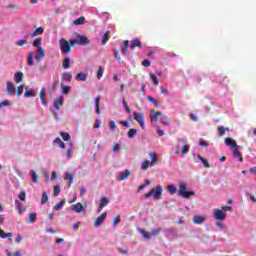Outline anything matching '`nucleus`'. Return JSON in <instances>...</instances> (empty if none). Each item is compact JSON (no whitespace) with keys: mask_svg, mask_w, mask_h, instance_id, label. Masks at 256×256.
Listing matches in <instances>:
<instances>
[{"mask_svg":"<svg viewBox=\"0 0 256 256\" xmlns=\"http://www.w3.org/2000/svg\"><path fill=\"white\" fill-rule=\"evenodd\" d=\"M178 195H180V197H183L184 199H189L191 195H195V191H187V183L181 182L179 184Z\"/></svg>","mask_w":256,"mask_h":256,"instance_id":"nucleus-1","label":"nucleus"},{"mask_svg":"<svg viewBox=\"0 0 256 256\" xmlns=\"http://www.w3.org/2000/svg\"><path fill=\"white\" fill-rule=\"evenodd\" d=\"M59 43L63 55H69V53H71V44H69V41L65 40V38H61Z\"/></svg>","mask_w":256,"mask_h":256,"instance_id":"nucleus-2","label":"nucleus"},{"mask_svg":"<svg viewBox=\"0 0 256 256\" xmlns=\"http://www.w3.org/2000/svg\"><path fill=\"white\" fill-rule=\"evenodd\" d=\"M227 218V212H223L221 209H214V219L216 221H225Z\"/></svg>","mask_w":256,"mask_h":256,"instance_id":"nucleus-3","label":"nucleus"},{"mask_svg":"<svg viewBox=\"0 0 256 256\" xmlns=\"http://www.w3.org/2000/svg\"><path fill=\"white\" fill-rule=\"evenodd\" d=\"M152 191V196L154 199H161V195H163V187L161 186H156L151 189Z\"/></svg>","mask_w":256,"mask_h":256,"instance_id":"nucleus-4","label":"nucleus"},{"mask_svg":"<svg viewBox=\"0 0 256 256\" xmlns=\"http://www.w3.org/2000/svg\"><path fill=\"white\" fill-rule=\"evenodd\" d=\"M45 55V49L43 47H39L36 51V61H43V59H45Z\"/></svg>","mask_w":256,"mask_h":256,"instance_id":"nucleus-5","label":"nucleus"},{"mask_svg":"<svg viewBox=\"0 0 256 256\" xmlns=\"http://www.w3.org/2000/svg\"><path fill=\"white\" fill-rule=\"evenodd\" d=\"M107 217V212H103L93 223L94 227H100V225L105 221Z\"/></svg>","mask_w":256,"mask_h":256,"instance_id":"nucleus-6","label":"nucleus"},{"mask_svg":"<svg viewBox=\"0 0 256 256\" xmlns=\"http://www.w3.org/2000/svg\"><path fill=\"white\" fill-rule=\"evenodd\" d=\"M129 177H131V171L125 170L118 175V181H125V179H129Z\"/></svg>","mask_w":256,"mask_h":256,"instance_id":"nucleus-7","label":"nucleus"},{"mask_svg":"<svg viewBox=\"0 0 256 256\" xmlns=\"http://www.w3.org/2000/svg\"><path fill=\"white\" fill-rule=\"evenodd\" d=\"M143 49V43L141 42V40H139V38H135L132 40V45H131V49Z\"/></svg>","mask_w":256,"mask_h":256,"instance_id":"nucleus-8","label":"nucleus"},{"mask_svg":"<svg viewBox=\"0 0 256 256\" xmlns=\"http://www.w3.org/2000/svg\"><path fill=\"white\" fill-rule=\"evenodd\" d=\"M107 205H109V198L103 196V197L100 199V204H99L98 213L101 212V209H103V207H107Z\"/></svg>","mask_w":256,"mask_h":256,"instance_id":"nucleus-9","label":"nucleus"},{"mask_svg":"<svg viewBox=\"0 0 256 256\" xmlns=\"http://www.w3.org/2000/svg\"><path fill=\"white\" fill-rule=\"evenodd\" d=\"M77 39H78V45H89L90 43L89 38L83 35H78Z\"/></svg>","mask_w":256,"mask_h":256,"instance_id":"nucleus-10","label":"nucleus"},{"mask_svg":"<svg viewBox=\"0 0 256 256\" xmlns=\"http://www.w3.org/2000/svg\"><path fill=\"white\" fill-rule=\"evenodd\" d=\"M61 79L66 83H71V79H73V74H71V72H64L61 75Z\"/></svg>","mask_w":256,"mask_h":256,"instance_id":"nucleus-11","label":"nucleus"},{"mask_svg":"<svg viewBox=\"0 0 256 256\" xmlns=\"http://www.w3.org/2000/svg\"><path fill=\"white\" fill-rule=\"evenodd\" d=\"M54 107L57 111H61V107H63V96H59L58 99L54 101Z\"/></svg>","mask_w":256,"mask_h":256,"instance_id":"nucleus-12","label":"nucleus"},{"mask_svg":"<svg viewBox=\"0 0 256 256\" xmlns=\"http://www.w3.org/2000/svg\"><path fill=\"white\" fill-rule=\"evenodd\" d=\"M232 154L240 163H243V156L241 155V152H239V146L233 149Z\"/></svg>","mask_w":256,"mask_h":256,"instance_id":"nucleus-13","label":"nucleus"},{"mask_svg":"<svg viewBox=\"0 0 256 256\" xmlns=\"http://www.w3.org/2000/svg\"><path fill=\"white\" fill-rule=\"evenodd\" d=\"M225 145L227 147H232L233 149L237 148V142L233 138H225Z\"/></svg>","mask_w":256,"mask_h":256,"instance_id":"nucleus-14","label":"nucleus"},{"mask_svg":"<svg viewBox=\"0 0 256 256\" xmlns=\"http://www.w3.org/2000/svg\"><path fill=\"white\" fill-rule=\"evenodd\" d=\"M39 98H40L42 105H45V107H47V97L45 96V88H42L40 90Z\"/></svg>","mask_w":256,"mask_h":256,"instance_id":"nucleus-15","label":"nucleus"},{"mask_svg":"<svg viewBox=\"0 0 256 256\" xmlns=\"http://www.w3.org/2000/svg\"><path fill=\"white\" fill-rule=\"evenodd\" d=\"M6 91L8 95H15V86L11 82H7Z\"/></svg>","mask_w":256,"mask_h":256,"instance_id":"nucleus-16","label":"nucleus"},{"mask_svg":"<svg viewBox=\"0 0 256 256\" xmlns=\"http://www.w3.org/2000/svg\"><path fill=\"white\" fill-rule=\"evenodd\" d=\"M14 81L15 83H21L23 81V72L18 71L14 75Z\"/></svg>","mask_w":256,"mask_h":256,"instance_id":"nucleus-17","label":"nucleus"},{"mask_svg":"<svg viewBox=\"0 0 256 256\" xmlns=\"http://www.w3.org/2000/svg\"><path fill=\"white\" fill-rule=\"evenodd\" d=\"M71 210L75 211V213H81V211H83V204L78 202L71 208Z\"/></svg>","mask_w":256,"mask_h":256,"instance_id":"nucleus-18","label":"nucleus"},{"mask_svg":"<svg viewBox=\"0 0 256 256\" xmlns=\"http://www.w3.org/2000/svg\"><path fill=\"white\" fill-rule=\"evenodd\" d=\"M203 221H205V218L203 216L197 215V216L193 217V223L195 225H201V223H203Z\"/></svg>","mask_w":256,"mask_h":256,"instance_id":"nucleus-19","label":"nucleus"},{"mask_svg":"<svg viewBox=\"0 0 256 256\" xmlns=\"http://www.w3.org/2000/svg\"><path fill=\"white\" fill-rule=\"evenodd\" d=\"M134 119L135 121H137L138 123H141L142 121H145V116H143V114L139 113V112H135L134 113Z\"/></svg>","mask_w":256,"mask_h":256,"instance_id":"nucleus-20","label":"nucleus"},{"mask_svg":"<svg viewBox=\"0 0 256 256\" xmlns=\"http://www.w3.org/2000/svg\"><path fill=\"white\" fill-rule=\"evenodd\" d=\"M76 81H87V74L83 73V72H79L76 77H75Z\"/></svg>","mask_w":256,"mask_h":256,"instance_id":"nucleus-21","label":"nucleus"},{"mask_svg":"<svg viewBox=\"0 0 256 256\" xmlns=\"http://www.w3.org/2000/svg\"><path fill=\"white\" fill-rule=\"evenodd\" d=\"M63 69H69L71 67V58L67 57L62 62Z\"/></svg>","mask_w":256,"mask_h":256,"instance_id":"nucleus-22","label":"nucleus"},{"mask_svg":"<svg viewBox=\"0 0 256 256\" xmlns=\"http://www.w3.org/2000/svg\"><path fill=\"white\" fill-rule=\"evenodd\" d=\"M171 120L167 117V116H162L160 118V123H162V125H165L166 127H169Z\"/></svg>","mask_w":256,"mask_h":256,"instance_id":"nucleus-23","label":"nucleus"},{"mask_svg":"<svg viewBox=\"0 0 256 256\" xmlns=\"http://www.w3.org/2000/svg\"><path fill=\"white\" fill-rule=\"evenodd\" d=\"M65 207V199L61 200L59 203H57L54 207V211H59V209H63Z\"/></svg>","mask_w":256,"mask_h":256,"instance_id":"nucleus-24","label":"nucleus"},{"mask_svg":"<svg viewBox=\"0 0 256 256\" xmlns=\"http://www.w3.org/2000/svg\"><path fill=\"white\" fill-rule=\"evenodd\" d=\"M166 189L170 195H175V193H177V187L175 185H168Z\"/></svg>","mask_w":256,"mask_h":256,"instance_id":"nucleus-25","label":"nucleus"},{"mask_svg":"<svg viewBox=\"0 0 256 256\" xmlns=\"http://www.w3.org/2000/svg\"><path fill=\"white\" fill-rule=\"evenodd\" d=\"M0 237L1 239H7V237H13V233H5V231H3V229L0 228Z\"/></svg>","mask_w":256,"mask_h":256,"instance_id":"nucleus-26","label":"nucleus"},{"mask_svg":"<svg viewBox=\"0 0 256 256\" xmlns=\"http://www.w3.org/2000/svg\"><path fill=\"white\" fill-rule=\"evenodd\" d=\"M150 166H151V163L149 162V160H144L142 162L141 169L142 171H147V169H149Z\"/></svg>","mask_w":256,"mask_h":256,"instance_id":"nucleus-27","label":"nucleus"},{"mask_svg":"<svg viewBox=\"0 0 256 256\" xmlns=\"http://www.w3.org/2000/svg\"><path fill=\"white\" fill-rule=\"evenodd\" d=\"M37 35H43V27H38L32 32V37H37Z\"/></svg>","mask_w":256,"mask_h":256,"instance_id":"nucleus-28","label":"nucleus"},{"mask_svg":"<svg viewBox=\"0 0 256 256\" xmlns=\"http://www.w3.org/2000/svg\"><path fill=\"white\" fill-rule=\"evenodd\" d=\"M99 101H100V98H99V96H97L95 98V105H96V113H97V115H101V107L99 106Z\"/></svg>","mask_w":256,"mask_h":256,"instance_id":"nucleus-29","label":"nucleus"},{"mask_svg":"<svg viewBox=\"0 0 256 256\" xmlns=\"http://www.w3.org/2000/svg\"><path fill=\"white\" fill-rule=\"evenodd\" d=\"M84 23H85V17L83 16L73 21V25H84Z\"/></svg>","mask_w":256,"mask_h":256,"instance_id":"nucleus-30","label":"nucleus"},{"mask_svg":"<svg viewBox=\"0 0 256 256\" xmlns=\"http://www.w3.org/2000/svg\"><path fill=\"white\" fill-rule=\"evenodd\" d=\"M28 221L29 223H35V221H37V213H31L28 216Z\"/></svg>","mask_w":256,"mask_h":256,"instance_id":"nucleus-31","label":"nucleus"},{"mask_svg":"<svg viewBox=\"0 0 256 256\" xmlns=\"http://www.w3.org/2000/svg\"><path fill=\"white\" fill-rule=\"evenodd\" d=\"M129 139H133V137H135L137 135V129L132 128L128 131L127 133Z\"/></svg>","mask_w":256,"mask_h":256,"instance_id":"nucleus-32","label":"nucleus"},{"mask_svg":"<svg viewBox=\"0 0 256 256\" xmlns=\"http://www.w3.org/2000/svg\"><path fill=\"white\" fill-rule=\"evenodd\" d=\"M107 41H109V31H106L102 36V45H107Z\"/></svg>","mask_w":256,"mask_h":256,"instance_id":"nucleus-33","label":"nucleus"},{"mask_svg":"<svg viewBox=\"0 0 256 256\" xmlns=\"http://www.w3.org/2000/svg\"><path fill=\"white\" fill-rule=\"evenodd\" d=\"M225 131H229V128H225L223 126L218 127V135L220 137H223V135H225Z\"/></svg>","mask_w":256,"mask_h":256,"instance_id":"nucleus-34","label":"nucleus"},{"mask_svg":"<svg viewBox=\"0 0 256 256\" xmlns=\"http://www.w3.org/2000/svg\"><path fill=\"white\" fill-rule=\"evenodd\" d=\"M189 153V144H185L182 147L180 156L183 157L185 154Z\"/></svg>","mask_w":256,"mask_h":256,"instance_id":"nucleus-35","label":"nucleus"},{"mask_svg":"<svg viewBox=\"0 0 256 256\" xmlns=\"http://www.w3.org/2000/svg\"><path fill=\"white\" fill-rule=\"evenodd\" d=\"M149 155L151 157L150 167H153V164L157 163V154L156 153H150Z\"/></svg>","mask_w":256,"mask_h":256,"instance_id":"nucleus-36","label":"nucleus"},{"mask_svg":"<svg viewBox=\"0 0 256 256\" xmlns=\"http://www.w3.org/2000/svg\"><path fill=\"white\" fill-rule=\"evenodd\" d=\"M150 120L152 121V122H155V123H157V121H159V118L156 116V114H155V110H152L151 111V113H150Z\"/></svg>","mask_w":256,"mask_h":256,"instance_id":"nucleus-37","label":"nucleus"},{"mask_svg":"<svg viewBox=\"0 0 256 256\" xmlns=\"http://www.w3.org/2000/svg\"><path fill=\"white\" fill-rule=\"evenodd\" d=\"M129 49V41L125 40L124 41V47H122V53L123 55H127V50Z\"/></svg>","mask_w":256,"mask_h":256,"instance_id":"nucleus-38","label":"nucleus"},{"mask_svg":"<svg viewBox=\"0 0 256 256\" xmlns=\"http://www.w3.org/2000/svg\"><path fill=\"white\" fill-rule=\"evenodd\" d=\"M28 65L30 67H33V65H35V61H33V52H30L28 55Z\"/></svg>","mask_w":256,"mask_h":256,"instance_id":"nucleus-39","label":"nucleus"},{"mask_svg":"<svg viewBox=\"0 0 256 256\" xmlns=\"http://www.w3.org/2000/svg\"><path fill=\"white\" fill-rule=\"evenodd\" d=\"M47 201H49V196H47V192H43L42 198H41V204L45 205V203H47Z\"/></svg>","mask_w":256,"mask_h":256,"instance_id":"nucleus-40","label":"nucleus"},{"mask_svg":"<svg viewBox=\"0 0 256 256\" xmlns=\"http://www.w3.org/2000/svg\"><path fill=\"white\" fill-rule=\"evenodd\" d=\"M24 97H35V91L34 90H27L24 92Z\"/></svg>","mask_w":256,"mask_h":256,"instance_id":"nucleus-41","label":"nucleus"},{"mask_svg":"<svg viewBox=\"0 0 256 256\" xmlns=\"http://www.w3.org/2000/svg\"><path fill=\"white\" fill-rule=\"evenodd\" d=\"M146 99H148L150 101V103H153L155 107H159V102L157 100H155V98L148 95V96H146Z\"/></svg>","mask_w":256,"mask_h":256,"instance_id":"nucleus-42","label":"nucleus"},{"mask_svg":"<svg viewBox=\"0 0 256 256\" xmlns=\"http://www.w3.org/2000/svg\"><path fill=\"white\" fill-rule=\"evenodd\" d=\"M31 177L34 183H37V181H39V175H37V172H35V170L31 171Z\"/></svg>","mask_w":256,"mask_h":256,"instance_id":"nucleus-43","label":"nucleus"},{"mask_svg":"<svg viewBox=\"0 0 256 256\" xmlns=\"http://www.w3.org/2000/svg\"><path fill=\"white\" fill-rule=\"evenodd\" d=\"M54 143H58L60 149H65V143L63 141H61V138H56L54 140Z\"/></svg>","mask_w":256,"mask_h":256,"instance_id":"nucleus-44","label":"nucleus"},{"mask_svg":"<svg viewBox=\"0 0 256 256\" xmlns=\"http://www.w3.org/2000/svg\"><path fill=\"white\" fill-rule=\"evenodd\" d=\"M61 89H62L63 95H67V94H69V91H70L71 87L70 86L61 85Z\"/></svg>","mask_w":256,"mask_h":256,"instance_id":"nucleus-45","label":"nucleus"},{"mask_svg":"<svg viewBox=\"0 0 256 256\" xmlns=\"http://www.w3.org/2000/svg\"><path fill=\"white\" fill-rule=\"evenodd\" d=\"M150 79L153 83V85H159V80L157 79V76H155V74H150Z\"/></svg>","mask_w":256,"mask_h":256,"instance_id":"nucleus-46","label":"nucleus"},{"mask_svg":"<svg viewBox=\"0 0 256 256\" xmlns=\"http://www.w3.org/2000/svg\"><path fill=\"white\" fill-rule=\"evenodd\" d=\"M60 135H61L63 141H69V139H71V136H69V133H67V132H61Z\"/></svg>","mask_w":256,"mask_h":256,"instance_id":"nucleus-47","label":"nucleus"},{"mask_svg":"<svg viewBox=\"0 0 256 256\" xmlns=\"http://www.w3.org/2000/svg\"><path fill=\"white\" fill-rule=\"evenodd\" d=\"M33 47H36V49H39V47H41V38H36L34 40Z\"/></svg>","mask_w":256,"mask_h":256,"instance_id":"nucleus-48","label":"nucleus"},{"mask_svg":"<svg viewBox=\"0 0 256 256\" xmlns=\"http://www.w3.org/2000/svg\"><path fill=\"white\" fill-rule=\"evenodd\" d=\"M122 105L127 113H131V108L129 107V105H127V102H125V98H122Z\"/></svg>","mask_w":256,"mask_h":256,"instance_id":"nucleus-49","label":"nucleus"},{"mask_svg":"<svg viewBox=\"0 0 256 256\" xmlns=\"http://www.w3.org/2000/svg\"><path fill=\"white\" fill-rule=\"evenodd\" d=\"M114 57L121 63V56L119 55V50L117 48H114Z\"/></svg>","mask_w":256,"mask_h":256,"instance_id":"nucleus-50","label":"nucleus"},{"mask_svg":"<svg viewBox=\"0 0 256 256\" xmlns=\"http://www.w3.org/2000/svg\"><path fill=\"white\" fill-rule=\"evenodd\" d=\"M140 233L143 235L144 239H151V234L145 230H141Z\"/></svg>","mask_w":256,"mask_h":256,"instance_id":"nucleus-51","label":"nucleus"},{"mask_svg":"<svg viewBox=\"0 0 256 256\" xmlns=\"http://www.w3.org/2000/svg\"><path fill=\"white\" fill-rule=\"evenodd\" d=\"M149 185H151V181L146 180V182L143 185L139 186V191H143V189H145V187H149Z\"/></svg>","mask_w":256,"mask_h":256,"instance_id":"nucleus-52","label":"nucleus"},{"mask_svg":"<svg viewBox=\"0 0 256 256\" xmlns=\"http://www.w3.org/2000/svg\"><path fill=\"white\" fill-rule=\"evenodd\" d=\"M109 127H110V130L115 131V129H117V124H115V121L111 120L109 122Z\"/></svg>","mask_w":256,"mask_h":256,"instance_id":"nucleus-53","label":"nucleus"},{"mask_svg":"<svg viewBox=\"0 0 256 256\" xmlns=\"http://www.w3.org/2000/svg\"><path fill=\"white\" fill-rule=\"evenodd\" d=\"M119 221H121V216L120 215H117L115 218H114V221H113V227L115 229V227H117V223H119Z\"/></svg>","mask_w":256,"mask_h":256,"instance_id":"nucleus-54","label":"nucleus"},{"mask_svg":"<svg viewBox=\"0 0 256 256\" xmlns=\"http://www.w3.org/2000/svg\"><path fill=\"white\" fill-rule=\"evenodd\" d=\"M68 43H69V45H72V47H75V45H79V41H78L77 38L76 39H70Z\"/></svg>","mask_w":256,"mask_h":256,"instance_id":"nucleus-55","label":"nucleus"},{"mask_svg":"<svg viewBox=\"0 0 256 256\" xmlns=\"http://www.w3.org/2000/svg\"><path fill=\"white\" fill-rule=\"evenodd\" d=\"M59 193H61V187L55 186L54 187V197H58Z\"/></svg>","mask_w":256,"mask_h":256,"instance_id":"nucleus-56","label":"nucleus"},{"mask_svg":"<svg viewBox=\"0 0 256 256\" xmlns=\"http://www.w3.org/2000/svg\"><path fill=\"white\" fill-rule=\"evenodd\" d=\"M23 85H20V86H18V88H17V92H16V95L19 97V96H21V95H23Z\"/></svg>","mask_w":256,"mask_h":256,"instance_id":"nucleus-57","label":"nucleus"},{"mask_svg":"<svg viewBox=\"0 0 256 256\" xmlns=\"http://www.w3.org/2000/svg\"><path fill=\"white\" fill-rule=\"evenodd\" d=\"M103 77V67L99 66L98 72H97V79H101Z\"/></svg>","mask_w":256,"mask_h":256,"instance_id":"nucleus-58","label":"nucleus"},{"mask_svg":"<svg viewBox=\"0 0 256 256\" xmlns=\"http://www.w3.org/2000/svg\"><path fill=\"white\" fill-rule=\"evenodd\" d=\"M18 197H19L20 201H25L27 194L25 193V191H22V192H20Z\"/></svg>","mask_w":256,"mask_h":256,"instance_id":"nucleus-59","label":"nucleus"},{"mask_svg":"<svg viewBox=\"0 0 256 256\" xmlns=\"http://www.w3.org/2000/svg\"><path fill=\"white\" fill-rule=\"evenodd\" d=\"M200 161L204 165V167H206V169H209V167H211V165L205 158H202V160H200Z\"/></svg>","mask_w":256,"mask_h":256,"instance_id":"nucleus-60","label":"nucleus"},{"mask_svg":"<svg viewBox=\"0 0 256 256\" xmlns=\"http://www.w3.org/2000/svg\"><path fill=\"white\" fill-rule=\"evenodd\" d=\"M64 179L67 181V180H70L71 182L73 181V175H71V173L67 172L64 176Z\"/></svg>","mask_w":256,"mask_h":256,"instance_id":"nucleus-61","label":"nucleus"},{"mask_svg":"<svg viewBox=\"0 0 256 256\" xmlns=\"http://www.w3.org/2000/svg\"><path fill=\"white\" fill-rule=\"evenodd\" d=\"M15 206L18 210L23 209V203H21L19 200L15 201Z\"/></svg>","mask_w":256,"mask_h":256,"instance_id":"nucleus-62","label":"nucleus"},{"mask_svg":"<svg viewBox=\"0 0 256 256\" xmlns=\"http://www.w3.org/2000/svg\"><path fill=\"white\" fill-rule=\"evenodd\" d=\"M143 67H151V61H149L148 59H145L142 62Z\"/></svg>","mask_w":256,"mask_h":256,"instance_id":"nucleus-63","label":"nucleus"},{"mask_svg":"<svg viewBox=\"0 0 256 256\" xmlns=\"http://www.w3.org/2000/svg\"><path fill=\"white\" fill-rule=\"evenodd\" d=\"M17 45H18L19 47H23V45H27V40H19V41L17 42Z\"/></svg>","mask_w":256,"mask_h":256,"instance_id":"nucleus-64","label":"nucleus"}]
</instances>
